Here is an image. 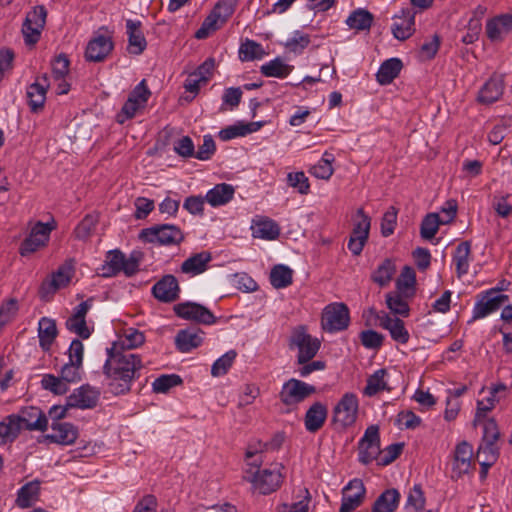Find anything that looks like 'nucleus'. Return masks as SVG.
Instances as JSON below:
<instances>
[{"mask_svg": "<svg viewBox=\"0 0 512 512\" xmlns=\"http://www.w3.org/2000/svg\"><path fill=\"white\" fill-rule=\"evenodd\" d=\"M315 392V386L299 379L291 378L282 385L279 398L285 406L295 408Z\"/></svg>", "mask_w": 512, "mask_h": 512, "instance_id": "7", "label": "nucleus"}, {"mask_svg": "<svg viewBox=\"0 0 512 512\" xmlns=\"http://www.w3.org/2000/svg\"><path fill=\"white\" fill-rule=\"evenodd\" d=\"M139 239L147 243L159 245H177L183 239L182 231L175 225H155L141 230Z\"/></svg>", "mask_w": 512, "mask_h": 512, "instance_id": "5", "label": "nucleus"}, {"mask_svg": "<svg viewBox=\"0 0 512 512\" xmlns=\"http://www.w3.org/2000/svg\"><path fill=\"white\" fill-rule=\"evenodd\" d=\"M235 5L236 0H221L215 5L212 12H214L216 16L225 23L234 13Z\"/></svg>", "mask_w": 512, "mask_h": 512, "instance_id": "64", "label": "nucleus"}, {"mask_svg": "<svg viewBox=\"0 0 512 512\" xmlns=\"http://www.w3.org/2000/svg\"><path fill=\"white\" fill-rule=\"evenodd\" d=\"M151 92L142 80L129 94L127 101L124 103L121 111L117 114V122L123 124L127 119L133 118L137 111L144 108Z\"/></svg>", "mask_w": 512, "mask_h": 512, "instance_id": "10", "label": "nucleus"}, {"mask_svg": "<svg viewBox=\"0 0 512 512\" xmlns=\"http://www.w3.org/2000/svg\"><path fill=\"white\" fill-rule=\"evenodd\" d=\"M15 415L19 420L20 431L25 429L44 432L48 427V419L38 407H26L19 414Z\"/></svg>", "mask_w": 512, "mask_h": 512, "instance_id": "18", "label": "nucleus"}, {"mask_svg": "<svg viewBox=\"0 0 512 512\" xmlns=\"http://www.w3.org/2000/svg\"><path fill=\"white\" fill-rule=\"evenodd\" d=\"M48 87V77L46 74H44L27 88L26 96L28 105L32 111L36 112L43 108Z\"/></svg>", "mask_w": 512, "mask_h": 512, "instance_id": "27", "label": "nucleus"}, {"mask_svg": "<svg viewBox=\"0 0 512 512\" xmlns=\"http://www.w3.org/2000/svg\"><path fill=\"white\" fill-rule=\"evenodd\" d=\"M502 291L504 287H493L482 292L473 307L472 320L482 319L504 306L509 301V296Z\"/></svg>", "mask_w": 512, "mask_h": 512, "instance_id": "3", "label": "nucleus"}, {"mask_svg": "<svg viewBox=\"0 0 512 512\" xmlns=\"http://www.w3.org/2000/svg\"><path fill=\"white\" fill-rule=\"evenodd\" d=\"M396 290L405 298H412L416 293V273L410 266H404L396 279Z\"/></svg>", "mask_w": 512, "mask_h": 512, "instance_id": "34", "label": "nucleus"}, {"mask_svg": "<svg viewBox=\"0 0 512 512\" xmlns=\"http://www.w3.org/2000/svg\"><path fill=\"white\" fill-rule=\"evenodd\" d=\"M107 359L103 372L108 381V387L114 395L130 391L132 383L140 377L143 362L138 354L130 351H111L106 349Z\"/></svg>", "mask_w": 512, "mask_h": 512, "instance_id": "1", "label": "nucleus"}, {"mask_svg": "<svg viewBox=\"0 0 512 512\" xmlns=\"http://www.w3.org/2000/svg\"><path fill=\"white\" fill-rule=\"evenodd\" d=\"M361 343L369 349H378L382 346L384 337L374 330H366L360 334Z\"/></svg>", "mask_w": 512, "mask_h": 512, "instance_id": "63", "label": "nucleus"}, {"mask_svg": "<svg viewBox=\"0 0 512 512\" xmlns=\"http://www.w3.org/2000/svg\"><path fill=\"white\" fill-rule=\"evenodd\" d=\"M386 375L387 371L385 369H379L370 375L367 379L363 394L372 397L381 391L390 390L385 379Z\"/></svg>", "mask_w": 512, "mask_h": 512, "instance_id": "46", "label": "nucleus"}, {"mask_svg": "<svg viewBox=\"0 0 512 512\" xmlns=\"http://www.w3.org/2000/svg\"><path fill=\"white\" fill-rule=\"evenodd\" d=\"M265 51L261 44L254 40L246 39L239 48V58L241 61H253L261 59Z\"/></svg>", "mask_w": 512, "mask_h": 512, "instance_id": "48", "label": "nucleus"}, {"mask_svg": "<svg viewBox=\"0 0 512 512\" xmlns=\"http://www.w3.org/2000/svg\"><path fill=\"white\" fill-rule=\"evenodd\" d=\"M202 341V332L190 329L180 330L175 338L177 348L183 353L199 347Z\"/></svg>", "mask_w": 512, "mask_h": 512, "instance_id": "38", "label": "nucleus"}, {"mask_svg": "<svg viewBox=\"0 0 512 512\" xmlns=\"http://www.w3.org/2000/svg\"><path fill=\"white\" fill-rule=\"evenodd\" d=\"M241 98H242L241 88H239V87L226 88L224 90V93L222 96L223 104H222L220 110L225 111L226 110V108L224 107L225 105L229 106L230 109H234L235 107H237L240 104Z\"/></svg>", "mask_w": 512, "mask_h": 512, "instance_id": "61", "label": "nucleus"}, {"mask_svg": "<svg viewBox=\"0 0 512 512\" xmlns=\"http://www.w3.org/2000/svg\"><path fill=\"white\" fill-rule=\"evenodd\" d=\"M374 17L372 13H370L366 9H356L353 11L348 18L346 19L345 23L350 29H354L357 31H364L369 30L372 23H373Z\"/></svg>", "mask_w": 512, "mask_h": 512, "instance_id": "43", "label": "nucleus"}, {"mask_svg": "<svg viewBox=\"0 0 512 512\" xmlns=\"http://www.w3.org/2000/svg\"><path fill=\"white\" fill-rule=\"evenodd\" d=\"M138 270V258H106L105 261L95 269V272L100 277L110 278L120 273L131 277Z\"/></svg>", "mask_w": 512, "mask_h": 512, "instance_id": "11", "label": "nucleus"}, {"mask_svg": "<svg viewBox=\"0 0 512 512\" xmlns=\"http://www.w3.org/2000/svg\"><path fill=\"white\" fill-rule=\"evenodd\" d=\"M402 67V61L398 58H390L384 61L376 74L377 81L381 85L390 84L398 77Z\"/></svg>", "mask_w": 512, "mask_h": 512, "instance_id": "39", "label": "nucleus"}, {"mask_svg": "<svg viewBox=\"0 0 512 512\" xmlns=\"http://www.w3.org/2000/svg\"><path fill=\"white\" fill-rule=\"evenodd\" d=\"M54 229V224L37 222L31 229L29 235L22 242L20 250L22 256L25 253L37 252L41 247L45 246L49 240L50 233Z\"/></svg>", "mask_w": 512, "mask_h": 512, "instance_id": "15", "label": "nucleus"}, {"mask_svg": "<svg viewBox=\"0 0 512 512\" xmlns=\"http://www.w3.org/2000/svg\"><path fill=\"white\" fill-rule=\"evenodd\" d=\"M152 292L159 301L166 303L175 301L179 295L177 279L172 275L164 276L153 286Z\"/></svg>", "mask_w": 512, "mask_h": 512, "instance_id": "28", "label": "nucleus"}, {"mask_svg": "<svg viewBox=\"0 0 512 512\" xmlns=\"http://www.w3.org/2000/svg\"><path fill=\"white\" fill-rule=\"evenodd\" d=\"M252 235L255 238L274 240L280 234L279 225L269 218H259L253 221L251 226Z\"/></svg>", "mask_w": 512, "mask_h": 512, "instance_id": "36", "label": "nucleus"}, {"mask_svg": "<svg viewBox=\"0 0 512 512\" xmlns=\"http://www.w3.org/2000/svg\"><path fill=\"white\" fill-rule=\"evenodd\" d=\"M236 356L237 353L235 350H229L226 352L214 362L211 368V374L214 377L225 375L232 366Z\"/></svg>", "mask_w": 512, "mask_h": 512, "instance_id": "55", "label": "nucleus"}, {"mask_svg": "<svg viewBox=\"0 0 512 512\" xmlns=\"http://www.w3.org/2000/svg\"><path fill=\"white\" fill-rule=\"evenodd\" d=\"M41 386L55 395H63L69 390V385L60 376L56 377L53 374L43 375Z\"/></svg>", "mask_w": 512, "mask_h": 512, "instance_id": "54", "label": "nucleus"}, {"mask_svg": "<svg viewBox=\"0 0 512 512\" xmlns=\"http://www.w3.org/2000/svg\"><path fill=\"white\" fill-rule=\"evenodd\" d=\"M405 299L404 295L397 291L390 292L386 294V305L392 313L406 317L409 314V306Z\"/></svg>", "mask_w": 512, "mask_h": 512, "instance_id": "53", "label": "nucleus"}, {"mask_svg": "<svg viewBox=\"0 0 512 512\" xmlns=\"http://www.w3.org/2000/svg\"><path fill=\"white\" fill-rule=\"evenodd\" d=\"M370 227V217L364 212L362 208H359L353 220V229L347 244L348 249L353 255L356 256L362 252L363 247L369 237Z\"/></svg>", "mask_w": 512, "mask_h": 512, "instance_id": "9", "label": "nucleus"}, {"mask_svg": "<svg viewBox=\"0 0 512 512\" xmlns=\"http://www.w3.org/2000/svg\"><path fill=\"white\" fill-rule=\"evenodd\" d=\"M224 23L216 16L214 12L205 18L201 27L196 31L195 37L197 39L207 38L211 32L218 30Z\"/></svg>", "mask_w": 512, "mask_h": 512, "instance_id": "56", "label": "nucleus"}, {"mask_svg": "<svg viewBox=\"0 0 512 512\" xmlns=\"http://www.w3.org/2000/svg\"><path fill=\"white\" fill-rule=\"evenodd\" d=\"M508 394V387L504 383H498L490 387L489 396L477 401L476 417L479 418L491 411L495 405Z\"/></svg>", "mask_w": 512, "mask_h": 512, "instance_id": "30", "label": "nucleus"}, {"mask_svg": "<svg viewBox=\"0 0 512 512\" xmlns=\"http://www.w3.org/2000/svg\"><path fill=\"white\" fill-rule=\"evenodd\" d=\"M359 401L354 393H345L333 409V422L342 427L352 426L358 417Z\"/></svg>", "mask_w": 512, "mask_h": 512, "instance_id": "8", "label": "nucleus"}, {"mask_svg": "<svg viewBox=\"0 0 512 512\" xmlns=\"http://www.w3.org/2000/svg\"><path fill=\"white\" fill-rule=\"evenodd\" d=\"M234 193L235 190L232 185L221 183L210 189L206 193L205 199L212 207H218L231 201L233 199Z\"/></svg>", "mask_w": 512, "mask_h": 512, "instance_id": "35", "label": "nucleus"}, {"mask_svg": "<svg viewBox=\"0 0 512 512\" xmlns=\"http://www.w3.org/2000/svg\"><path fill=\"white\" fill-rule=\"evenodd\" d=\"M19 420L15 414L5 417L0 422V445L13 442L20 433Z\"/></svg>", "mask_w": 512, "mask_h": 512, "instance_id": "41", "label": "nucleus"}, {"mask_svg": "<svg viewBox=\"0 0 512 512\" xmlns=\"http://www.w3.org/2000/svg\"><path fill=\"white\" fill-rule=\"evenodd\" d=\"M144 341L145 337L142 332L134 328H127L108 349H111V351H130L141 346Z\"/></svg>", "mask_w": 512, "mask_h": 512, "instance_id": "31", "label": "nucleus"}, {"mask_svg": "<svg viewBox=\"0 0 512 512\" xmlns=\"http://www.w3.org/2000/svg\"><path fill=\"white\" fill-rule=\"evenodd\" d=\"M288 184L296 188L300 194H307L309 192V181L304 172H291L287 175Z\"/></svg>", "mask_w": 512, "mask_h": 512, "instance_id": "60", "label": "nucleus"}, {"mask_svg": "<svg viewBox=\"0 0 512 512\" xmlns=\"http://www.w3.org/2000/svg\"><path fill=\"white\" fill-rule=\"evenodd\" d=\"M400 500V494L396 489L384 491L375 501L372 512H393Z\"/></svg>", "mask_w": 512, "mask_h": 512, "instance_id": "42", "label": "nucleus"}, {"mask_svg": "<svg viewBox=\"0 0 512 512\" xmlns=\"http://www.w3.org/2000/svg\"><path fill=\"white\" fill-rule=\"evenodd\" d=\"M181 382L182 380L178 375H162L154 380L152 387L157 393H165L170 388L179 385Z\"/></svg>", "mask_w": 512, "mask_h": 512, "instance_id": "58", "label": "nucleus"}, {"mask_svg": "<svg viewBox=\"0 0 512 512\" xmlns=\"http://www.w3.org/2000/svg\"><path fill=\"white\" fill-rule=\"evenodd\" d=\"M78 437V429L68 422H52L51 434L47 435V439L51 442L61 445H71Z\"/></svg>", "mask_w": 512, "mask_h": 512, "instance_id": "24", "label": "nucleus"}, {"mask_svg": "<svg viewBox=\"0 0 512 512\" xmlns=\"http://www.w3.org/2000/svg\"><path fill=\"white\" fill-rule=\"evenodd\" d=\"M472 457L473 448L468 442L463 441L455 447L452 460V478H461L470 471Z\"/></svg>", "mask_w": 512, "mask_h": 512, "instance_id": "19", "label": "nucleus"}, {"mask_svg": "<svg viewBox=\"0 0 512 512\" xmlns=\"http://www.w3.org/2000/svg\"><path fill=\"white\" fill-rule=\"evenodd\" d=\"M100 392L90 385H82L67 397V406L79 409H91L97 405Z\"/></svg>", "mask_w": 512, "mask_h": 512, "instance_id": "20", "label": "nucleus"}, {"mask_svg": "<svg viewBox=\"0 0 512 512\" xmlns=\"http://www.w3.org/2000/svg\"><path fill=\"white\" fill-rule=\"evenodd\" d=\"M75 270L71 261L66 262L54 272L50 279L44 281L40 288L42 299H49L57 290L66 287L74 276Z\"/></svg>", "mask_w": 512, "mask_h": 512, "instance_id": "13", "label": "nucleus"}, {"mask_svg": "<svg viewBox=\"0 0 512 512\" xmlns=\"http://www.w3.org/2000/svg\"><path fill=\"white\" fill-rule=\"evenodd\" d=\"M377 319L379 321V326L388 330L394 341L400 344L408 343L410 334L401 319L392 318L386 312L378 313Z\"/></svg>", "mask_w": 512, "mask_h": 512, "instance_id": "23", "label": "nucleus"}, {"mask_svg": "<svg viewBox=\"0 0 512 512\" xmlns=\"http://www.w3.org/2000/svg\"><path fill=\"white\" fill-rule=\"evenodd\" d=\"M500 433L497 423L494 419H486L483 422V438L482 443L496 445Z\"/></svg>", "mask_w": 512, "mask_h": 512, "instance_id": "62", "label": "nucleus"}, {"mask_svg": "<svg viewBox=\"0 0 512 512\" xmlns=\"http://www.w3.org/2000/svg\"><path fill=\"white\" fill-rule=\"evenodd\" d=\"M425 502L424 492L421 486L416 484L408 493L405 510L406 512H423Z\"/></svg>", "mask_w": 512, "mask_h": 512, "instance_id": "49", "label": "nucleus"}, {"mask_svg": "<svg viewBox=\"0 0 512 512\" xmlns=\"http://www.w3.org/2000/svg\"><path fill=\"white\" fill-rule=\"evenodd\" d=\"M18 309V302L14 298L3 302L0 306V329L16 316Z\"/></svg>", "mask_w": 512, "mask_h": 512, "instance_id": "59", "label": "nucleus"}, {"mask_svg": "<svg viewBox=\"0 0 512 512\" xmlns=\"http://www.w3.org/2000/svg\"><path fill=\"white\" fill-rule=\"evenodd\" d=\"M270 283L276 289H283L292 284L293 270L283 264L275 265L270 272Z\"/></svg>", "mask_w": 512, "mask_h": 512, "instance_id": "44", "label": "nucleus"}, {"mask_svg": "<svg viewBox=\"0 0 512 512\" xmlns=\"http://www.w3.org/2000/svg\"><path fill=\"white\" fill-rule=\"evenodd\" d=\"M320 340L311 336L304 326L293 329L289 346L297 350V363L304 364L311 361L320 349Z\"/></svg>", "mask_w": 512, "mask_h": 512, "instance_id": "2", "label": "nucleus"}, {"mask_svg": "<svg viewBox=\"0 0 512 512\" xmlns=\"http://www.w3.org/2000/svg\"><path fill=\"white\" fill-rule=\"evenodd\" d=\"M415 15L410 9H402L400 15H395L392 25L394 37L400 41L408 39L415 31Z\"/></svg>", "mask_w": 512, "mask_h": 512, "instance_id": "26", "label": "nucleus"}, {"mask_svg": "<svg viewBox=\"0 0 512 512\" xmlns=\"http://www.w3.org/2000/svg\"><path fill=\"white\" fill-rule=\"evenodd\" d=\"M365 487L360 479L351 480L343 489L340 512H351L363 501Z\"/></svg>", "mask_w": 512, "mask_h": 512, "instance_id": "21", "label": "nucleus"}, {"mask_svg": "<svg viewBox=\"0 0 512 512\" xmlns=\"http://www.w3.org/2000/svg\"><path fill=\"white\" fill-rule=\"evenodd\" d=\"M396 273V265L391 258H386L371 274V280L383 288L390 284Z\"/></svg>", "mask_w": 512, "mask_h": 512, "instance_id": "40", "label": "nucleus"}, {"mask_svg": "<svg viewBox=\"0 0 512 512\" xmlns=\"http://www.w3.org/2000/svg\"><path fill=\"white\" fill-rule=\"evenodd\" d=\"M380 454L379 428L376 425L369 426L359 441V460L368 464Z\"/></svg>", "mask_w": 512, "mask_h": 512, "instance_id": "17", "label": "nucleus"}, {"mask_svg": "<svg viewBox=\"0 0 512 512\" xmlns=\"http://www.w3.org/2000/svg\"><path fill=\"white\" fill-rule=\"evenodd\" d=\"M212 258H187L181 265L183 273L191 276L198 275L208 268V263Z\"/></svg>", "mask_w": 512, "mask_h": 512, "instance_id": "57", "label": "nucleus"}, {"mask_svg": "<svg viewBox=\"0 0 512 512\" xmlns=\"http://www.w3.org/2000/svg\"><path fill=\"white\" fill-rule=\"evenodd\" d=\"M173 309L178 317L185 320L204 325H211L216 321V317L208 308L195 302L179 303Z\"/></svg>", "mask_w": 512, "mask_h": 512, "instance_id": "14", "label": "nucleus"}, {"mask_svg": "<svg viewBox=\"0 0 512 512\" xmlns=\"http://www.w3.org/2000/svg\"><path fill=\"white\" fill-rule=\"evenodd\" d=\"M93 298L81 302L74 308L73 314L66 320V328L83 339H88L91 330L86 323V315L92 307Z\"/></svg>", "mask_w": 512, "mask_h": 512, "instance_id": "16", "label": "nucleus"}, {"mask_svg": "<svg viewBox=\"0 0 512 512\" xmlns=\"http://www.w3.org/2000/svg\"><path fill=\"white\" fill-rule=\"evenodd\" d=\"M282 465L275 464L262 471H257L249 481L261 494L267 495L277 490L282 482Z\"/></svg>", "mask_w": 512, "mask_h": 512, "instance_id": "12", "label": "nucleus"}, {"mask_svg": "<svg viewBox=\"0 0 512 512\" xmlns=\"http://www.w3.org/2000/svg\"><path fill=\"white\" fill-rule=\"evenodd\" d=\"M57 336V327L53 319L43 317L38 324L39 344L44 351L50 350Z\"/></svg>", "mask_w": 512, "mask_h": 512, "instance_id": "37", "label": "nucleus"}, {"mask_svg": "<svg viewBox=\"0 0 512 512\" xmlns=\"http://www.w3.org/2000/svg\"><path fill=\"white\" fill-rule=\"evenodd\" d=\"M350 323V313L344 303H330L322 311L321 327L328 333L343 331Z\"/></svg>", "mask_w": 512, "mask_h": 512, "instance_id": "4", "label": "nucleus"}, {"mask_svg": "<svg viewBox=\"0 0 512 512\" xmlns=\"http://www.w3.org/2000/svg\"><path fill=\"white\" fill-rule=\"evenodd\" d=\"M40 484L38 481H32L25 484L18 491L16 503L21 508L32 506L38 499Z\"/></svg>", "mask_w": 512, "mask_h": 512, "instance_id": "45", "label": "nucleus"}, {"mask_svg": "<svg viewBox=\"0 0 512 512\" xmlns=\"http://www.w3.org/2000/svg\"><path fill=\"white\" fill-rule=\"evenodd\" d=\"M333 161V155L325 152L319 162L311 167L310 173L316 178L328 180L333 174Z\"/></svg>", "mask_w": 512, "mask_h": 512, "instance_id": "52", "label": "nucleus"}, {"mask_svg": "<svg viewBox=\"0 0 512 512\" xmlns=\"http://www.w3.org/2000/svg\"><path fill=\"white\" fill-rule=\"evenodd\" d=\"M99 218L97 214H87L76 226L74 233L77 239L87 240L95 231Z\"/></svg>", "mask_w": 512, "mask_h": 512, "instance_id": "51", "label": "nucleus"}, {"mask_svg": "<svg viewBox=\"0 0 512 512\" xmlns=\"http://www.w3.org/2000/svg\"><path fill=\"white\" fill-rule=\"evenodd\" d=\"M141 23L131 19L126 21L128 35V50L131 54H141L147 46L146 39L140 29Z\"/></svg>", "mask_w": 512, "mask_h": 512, "instance_id": "33", "label": "nucleus"}, {"mask_svg": "<svg viewBox=\"0 0 512 512\" xmlns=\"http://www.w3.org/2000/svg\"><path fill=\"white\" fill-rule=\"evenodd\" d=\"M442 224V219L438 213L427 214L421 222V237L425 240H431L437 233L439 226Z\"/></svg>", "mask_w": 512, "mask_h": 512, "instance_id": "50", "label": "nucleus"}, {"mask_svg": "<svg viewBox=\"0 0 512 512\" xmlns=\"http://www.w3.org/2000/svg\"><path fill=\"white\" fill-rule=\"evenodd\" d=\"M504 92V82L501 76H492L481 87L478 93V101L482 104H492L499 100Z\"/></svg>", "mask_w": 512, "mask_h": 512, "instance_id": "29", "label": "nucleus"}, {"mask_svg": "<svg viewBox=\"0 0 512 512\" xmlns=\"http://www.w3.org/2000/svg\"><path fill=\"white\" fill-rule=\"evenodd\" d=\"M260 71L266 77L285 78L292 71V67L285 64L280 58H275L262 65Z\"/></svg>", "mask_w": 512, "mask_h": 512, "instance_id": "47", "label": "nucleus"}, {"mask_svg": "<svg viewBox=\"0 0 512 512\" xmlns=\"http://www.w3.org/2000/svg\"><path fill=\"white\" fill-rule=\"evenodd\" d=\"M68 357L69 361L60 370V377L69 385L82 379L84 345L79 339L71 342Z\"/></svg>", "mask_w": 512, "mask_h": 512, "instance_id": "6", "label": "nucleus"}, {"mask_svg": "<svg viewBox=\"0 0 512 512\" xmlns=\"http://www.w3.org/2000/svg\"><path fill=\"white\" fill-rule=\"evenodd\" d=\"M114 48L112 38L104 35H97L92 38L85 50V59L89 62H102Z\"/></svg>", "mask_w": 512, "mask_h": 512, "instance_id": "22", "label": "nucleus"}, {"mask_svg": "<svg viewBox=\"0 0 512 512\" xmlns=\"http://www.w3.org/2000/svg\"><path fill=\"white\" fill-rule=\"evenodd\" d=\"M512 30V14H500L491 19L486 23V35L492 42L501 41L503 34H506Z\"/></svg>", "mask_w": 512, "mask_h": 512, "instance_id": "25", "label": "nucleus"}, {"mask_svg": "<svg viewBox=\"0 0 512 512\" xmlns=\"http://www.w3.org/2000/svg\"><path fill=\"white\" fill-rule=\"evenodd\" d=\"M327 412V407L323 403H313L305 414L304 424L306 430L311 433L320 430L326 421Z\"/></svg>", "mask_w": 512, "mask_h": 512, "instance_id": "32", "label": "nucleus"}]
</instances>
